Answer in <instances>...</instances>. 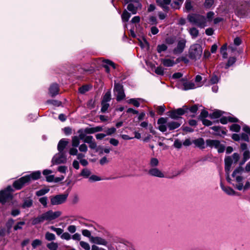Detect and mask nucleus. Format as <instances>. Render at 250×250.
<instances>
[{
	"label": "nucleus",
	"instance_id": "nucleus-1",
	"mask_svg": "<svg viewBox=\"0 0 250 250\" xmlns=\"http://www.w3.org/2000/svg\"><path fill=\"white\" fill-rule=\"evenodd\" d=\"M244 172L243 167H239L236 168L232 174V177L233 180L236 182V184H233L234 187L238 190H243V180L244 179L242 174Z\"/></svg>",
	"mask_w": 250,
	"mask_h": 250
},
{
	"label": "nucleus",
	"instance_id": "nucleus-2",
	"mask_svg": "<svg viewBox=\"0 0 250 250\" xmlns=\"http://www.w3.org/2000/svg\"><path fill=\"white\" fill-rule=\"evenodd\" d=\"M203 53L202 46L199 44H194L190 46L189 49V57L194 61L199 59Z\"/></svg>",
	"mask_w": 250,
	"mask_h": 250
},
{
	"label": "nucleus",
	"instance_id": "nucleus-3",
	"mask_svg": "<svg viewBox=\"0 0 250 250\" xmlns=\"http://www.w3.org/2000/svg\"><path fill=\"white\" fill-rule=\"evenodd\" d=\"M188 21L199 27L206 26L207 20L205 17L197 14H190L188 17Z\"/></svg>",
	"mask_w": 250,
	"mask_h": 250
},
{
	"label": "nucleus",
	"instance_id": "nucleus-4",
	"mask_svg": "<svg viewBox=\"0 0 250 250\" xmlns=\"http://www.w3.org/2000/svg\"><path fill=\"white\" fill-rule=\"evenodd\" d=\"M183 1V0H176L174 2L175 5H172V6L175 8H178ZM156 2L164 11H167L168 10V5L170 3L171 0H156Z\"/></svg>",
	"mask_w": 250,
	"mask_h": 250
},
{
	"label": "nucleus",
	"instance_id": "nucleus-5",
	"mask_svg": "<svg viewBox=\"0 0 250 250\" xmlns=\"http://www.w3.org/2000/svg\"><path fill=\"white\" fill-rule=\"evenodd\" d=\"M12 190L11 187L8 186L6 189L0 191V203L4 204L7 201L11 199V191Z\"/></svg>",
	"mask_w": 250,
	"mask_h": 250
},
{
	"label": "nucleus",
	"instance_id": "nucleus-6",
	"mask_svg": "<svg viewBox=\"0 0 250 250\" xmlns=\"http://www.w3.org/2000/svg\"><path fill=\"white\" fill-rule=\"evenodd\" d=\"M207 146L217 149L218 152L222 153L225 150V146L218 140L208 139L206 140Z\"/></svg>",
	"mask_w": 250,
	"mask_h": 250
},
{
	"label": "nucleus",
	"instance_id": "nucleus-7",
	"mask_svg": "<svg viewBox=\"0 0 250 250\" xmlns=\"http://www.w3.org/2000/svg\"><path fill=\"white\" fill-rule=\"evenodd\" d=\"M67 159L64 152H59L52 159V165H59L66 162Z\"/></svg>",
	"mask_w": 250,
	"mask_h": 250
},
{
	"label": "nucleus",
	"instance_id": "nucleus-8",
	"mask_svg": "<svg viewBox=\"0 0 250 250\" xmlns=\"http://www.w3.org/2000/svg\"><path fill=\"white\" fill-rule=\"evenodd\" d=\"M68 194H59L51 198L50 202L52 205H57L64 203L67 198Z\"/></svg>",
	"mask_w": 250,
	"mask_h": 250
},
{
	"label": "nucleus",
	"instance_id": "nucleus-9",
	"mask_svg": "<svg viewBox=\"0 0 250 250\" xmlns=\"http://www.w3.org/2000/svg\"><path fill=\"white\" fill-rule=\"evenodd\" d=\"M114 90L118 101H120L125 98V94L122 85L119 83L115 84Z\"/></svg>",
	"mask_w": 250,
	"mask_h": 250
},
{
	"label": "nucleus",
	"instance_id": "nucleus-10",
	"mask_svg": "<svg viewBox=\"0 0 250 250\" xmlns=\"http://www.w3.org/2000/svg\"><path fill=\"white\" fill-rule=\"evenodd\" d=\"M29 182V179L28 177L23 176L16 181L13 183V187L17 189H20L27 183Z\"/></svg>",
	"mask_w": 250,
	"mask_h": 250
},
{
	"label": "nucleus",
	"instance_id": "nucleus-11",
	"mask_svg": "<svg viewBox=\"0 0 250 250\" xmlns=\"http://www.w3.org/2000/svg\"><path fill=\"white\" fill-rule=\"evenodd\" d=\"M186 41L185 39H182L178 41L176 47L173 49V53L178 54L181 53L185 46Z\"/></svg>",
	"mask_w": 250,
	"mask_h": 250
},
{
	"label": "nucleus",
	"instance_id": "nucleus-12",
	"mask_svg": "<svg viewBox=\"0 0 250 250\" xmlns=\"http://www.w3.org/2000/svg\"><path fill=\"white\" fill-rule=\"evenodd\" d=\"M61 214V212L60 211L53 212L52 210H49L43 213L45 220L47 221L54 220L60 216Z\"/></svg>",
	"mask_w": 250,
	"mask_h": 250
},
{
	"label": "nucleus",
	"instance_id": "nucleus-13",
	"mask_svg": "<svg viewBox=\"0 0 250 250\" xmlns=\"http://www.w3.org/2000/svg\"><path fill=\"white\" fill-rule=\"evenodd\" d=\"M142 7L141 4L138 1H135L133 3H130L127 5V9L132 14L137 13L138 9Z\"/></svg>",
	"mask_w": 250,
	"mask_h": 250
},
{
	"label": "nucleus",
	"instance_id": "nucleus-14",
	"mask_svg": "<svg viewBox=\"0 0 250 250\" xmlns=\"http://www.w3.org/2000/svg\"><path fill=\"white\" fill-rule=\"evenodd\" d=\"M148 174L154 177H157L159 178H164L165 177L164 173L159 169L157 167H153L149 169L148 171Z\"/></svg>",
	"mask_w": 250,
	"mask_h": 250
},
{
	"label": "nucleus",
	"instance_id": "nucleus-15",
	"mask_svg": "<svg viewBox=\"0 0 250 250\" xmlns=\"http://www.w3.org/2000/svg\"><path fill=\"white\" fill-rule=\"evenodd\" d=\"M90 241L93 243L104 246H106L107 244V242L104 239L98 236L91 237L90 238Z\"/></svg>",
	"mask_w": 250,
	"mask_h": 250
},
{
	"label": "nucleus",
	"instance_id": "nucleus-16",
	"mask_svg": "<svg viewBox=\"0 0 250 250\" xmlns=\"http://www.w3.org/2000/svg\"><path fill=\"white\" fill-rule=\"evenodd\" d=\"M68 144V141L66 139H61L58 145V150L59 152H63V151Z\"/></svg>",
	"mask_w": 250,
	"mask_h": 250
},
{
	"label": "nucleus",
	"instance_id": "nucleus-17",
	"mask_svg": "<svg viewBox=\"0 0 250 250\" xmlns=\"http://www.w3.org/2000/svg\"><path fill=\"white\" fill-rule=\"evenodd\" d=\"M103 130L102 126H98L94 127H86L84 129L85 133L87 134H93L95 132H100Z\"/></svg>",
	"mask_w": 250,
	"mask_h": 250
},
{
	"label": "nucleus",
	"instance_id": "nucleus-18",
	"mask_svg": "<svg viewBox=\"0 0 250 250\" xmlns=\"http://www.w3.org/2000/svg\"><path fill=\"white\" fill-rule=\"evenodd\" d=\"M49 94L52 96H55L58 94L59 92V86L56 83L52 84L49 89Z\"/></svg>",
	"mask_w": 250,
	"mask_h": 250
},
{
	"label": "nucleus",
	"instance_id": "nucleus-19",
	"mask_svg": "<svg viewBox=\"0 0 250 250\" xmlns=\"http://www.w3.org/2000/svg\"><path fill=\"white\" fill-rule=\"evenodd\" d=\"M222 189L228 195H234L236 194V192L232 188L229 187H225L223 184L220 185Z\"/></svg>",
	"mask_w": 250,
	"mask_h": 250
},
{
	"label": "nucleus",
	"instance_id": "nucleus-20",
	"mask_svg": "<svg viewBox=\"0 0 250 250\" xmlns=\"http://www.w3.org/2000/svg\"><path fill=\"white\" fill-rule=\"evenodd\" d=\"M33 205V200L30 197L25 198L23 200L21 207L23 208H29Z\"/></svg>",
	"mask_w": 250,
	"mask_h": 250
},
{
	"label": "nucleus",
	"instance_id": "nucleus-21",
	"mask_svg": "<svg viewBox=\"0 0 250 250\" xmlns=\"http://www.w3.org/2000/svg\"><path fill=\"white\" fill-rule=\"evenodd\" d=\"M45 220L43 213L32 219V224L35 225L42 223Z\"/></svg>",
	"mask_w": 250,
	"mask_h": 250
},
{
	"label": "nucleus",
	"instance_id": "nucleus-22",
	"mask_svg": "<svg viewBox=\"0 0 250 250\" xmlns=\"http://www.w3.org/2000/svg\"><path fill=\"white\" fill-rule=\"evenodd\" d=\"M232 162H233L232 160V158L231 157L229 156L225 158V169L227 172H228V173L229 172Z\"/></svg>",
	"mask_w": 250,
	"mask_h": 250
},
{
	"label": "nucleus",
	"instance_id": "nucleus-23",
	"mask_svg": "<svg viewBox=\"0 0 250 250\" xmlns=\"http://www.w3.org/2000/svg\"><path fill=\"white\" fill-rule=\"evenodd\" d=\"M211 129L216 132L217 135H225L226 131L222 127L219 126H214L211 127Z\"/></svg>",
	"mask_w": 250,
	"mask_h": 250
},
{
	"label": "nucleus",
	"instance_id": "nucleus-24",
	"mask_svg": "<svg viewBox=\"0 0 250 250\" xmlns=\"http://www.w3.org/2000/svg\"><path fill=\"white\" fill-rule=\"evenodd\" d=\"M104 64V67L105 69V71L107 73H109L110 69L109 68V66H112L113 68H115V64L111 61H110L108 60H104L103 61Z\"/></svg>",
	"mask_w": 250,
	"mask_h": 250
},
{
	"label": "nucleus",
	"instance_id": "nucleus-25",
	"mask_svg": "<svg viewBox=\"0 0 250 250\" xmlns=\"http://www.w3.org/2000/svg\"><path fill=\"white\" fill-rule=\"evenodd\" d=\"M193 143L196 146L201 149H203L205 147L204 140L202 138H200L194 140Z\"/></svg>",
	"mask_w": 250,
	"mask_h": 250
},
{
	"label": "nucleus",
	"instance_id": "nucleus-26",
	"mask_svg": "<svg viewBox=\"0 0 250 250\" xmlns=\"http://www.w3.org/2000/svg\"><path fill=\"white\" fill-rule=\"evenodd\" d=\"M162 63L165 66L171 67L172 66L176 63L173 60L169 59H163L161 60Z\"/></svg>",
	"mask_w": 250,
	"mask_h": 250
},
{
	"label": "nucleus",
	"instance_id": "nucleus-27",
	"mask_svg": "<svg viewBox=\"0 0 250 250\" xmlns=\"http://www.w3.org/2000/svg\"><path fill=\"white\" fill-rule=\"evenodd\" d=\"M195 87L196 86L193 82H187L183 83V87L182 88V89L184 90H188L194 89Z\"/></svg>",
	"mask_w": 250,
	"mask_h": 250
},
{
	"label": "nucleus",
	"instance_id": "nucleus-28",
	"mask_svg": "<svg viewBox=\"0 0 250 250\" xmlns=\"http://www.w3.org/2000/svg\"><path fill=\"white\" fill-rule=\"evenodd\" d=\"M25 176L29 177V181L31 180H36L40 178L41 172L39 171H37Z\"/></svg>",
	"mask_w": 250,
	"mask_h": 250
},
{
	"label": "nucleus",
	"instance_id": "nucleus-29",
	"mask_svg": "<svg viewBox=\"0 0 250 250\" xmlns=\"http://www.w3.org/2000/svg\"><path fill=\"white\" fill-rule=\"evenodd\" d=\"M235 123L238 122V119L233 117H222L220 119V122L222 124H226L228 122Z\"/></svg>",
	"mask_w": 250,
	"mask_h": 250
},
{
	"label": "nucleus",
	"instance_id": "nucleus-30",
	"mask_svg": "<svg viewBox=\"0 0 250 250\" xmlns=\"http://www.w3.org/2000/svg\"><path fill=\"white\" fill-rule=\"evenodd\" d=\"M143 100L141 98L137 99H130L127 101L128 104H131L134 105L136 107H139L140 106V102H143Z\"/></svg>",
	"mask_w": 250,
	"mask_h": 250
},
{
	"label": "nucleus",
	"instance_id": "nucleus-31",
	"mask_svg": "<svg viewBox=\"0 0 250 250\" xmlns=\"http://www.w3.org/2000/svg\"><path fill=\"white\" fill-rule=\"evenodd\" d=\"M181 124L177 122H171L167 124V126L169 130H173L177 128L180 126Z\"/></svg>",
	"mask_w": 250,
	"mask_h": 250
},
{
	"label": "nucleus",
	"instance_id": "nucleus-32",
	"mask_svg": "<svg viewBox=\"0 0 250 250\" xmlns=\"http://www.w3.org/2000/svg\"><path fill=\"white\" fill-rule=\"evenodd\" d=\"M46 246L49 250H57L59 247L58 244L54 242L48 243Z\"/></svg>",
	"mask_w": 250,
	"mask_h": 250
},
{
	"label": "nucleus",
	"instance_id": "nucleus-33",
	"mask_svg": "<svg viewBox=\"0 0 250 250\" xmlns=\"http://www.w3.org/2000/svg\"><path fill=\"white\" fill-rule=\"evenodd\" d=\"M121 17L122 21L124 22H126L129 20L130 17V14L125 10L124 11Z\"/></svg>",
	"mask_w": 250,
	"mask_h": 250
},
{
	"label": "nucleus",
	"instance_id": "nucleus-34",
	"mask_svg": "<svg viewBox=\"0 0 250 250\" xmlns=\"http://www.w3.org/2000/svg\"><path fill=\"white\" fill-rule=\"evenodd\" d=\"M45 238L49 241H53L56 239V236L54 234L47 232L45 234Z\"/></svg>",
	"mask_w": 250,
	"mask_h": 250
},
{
	"label": "nucleus",
	"instance_id": "nucleus-35",
	"mask_svg": "<svg viewBox=\"0 0 250 250\" xmlns=\"http://www.w3.org/2000/svg\"><path fill=\"white\" fill-rule=\"evenodd\" d=\"M175 110L176 111L178 116L180 117V116L184 115L186 112L188 111V107L185 106L183 108H178Z\"/></svg>",
	"mask_w": 250,
	"mask_h": 250
},
{
	"label": "nucleus",
	"instance_id": "nucleus-36",
	"mask_svg": "<svg viewBox=\"0 0 250 250\" xmlns=\"http://www.w3.org/2000/svg\"><path fill=\"white\" fill-rule=\"evenodd\" d=\"M222 112L219 110L214 111L211 114L209 115V117L211 119H216L220 117L222 115Z\"/></svg>",
	"mask_w": 250,
	"mask_h": 250
},
{
	"label": "nucleus",
	"instance_id": "nucleus-37",
	"mask_svg": "<svg viewBox=\"0 0 250 250\" xmlns=\"http://www.w3.org/2000/svg\"><path fill=\"white\" fill-rule=\"evenodd\" d=\"M81 139L78 136H73L72 138V146L73 147H77L80 144V140Z\"/></svg>",
	"mask_w": 250,
	"mask_h": 250
},
{
	"label": "nucleus",
	"instance_id": "nucleus-38",
	"mask_svg": "<svg viewBox=\"0 0 250 250\" xmlns=\"http://www.w3.org/2000/svg\"><path fill=\"white\" fill-rule=\"evenodd\" d=\"M189 32L190 35L192 36V37L193 38H196L199 34L198 30L194 27H193V28H191V29H190Z\"/></svg>",
	"mask_w": 250,
	"mask_h": 250
},
{
	"label": "nucleus",
	"instance_id": "nucleus-39",
	"mask_svg": "<svg viewBox=\"0 0 250 250\" xmlns=\"http://www.w3.org/2000/svg\"><path fill=\"white\" fill-rule=\"evenodd\" d=\"M159 164V161L156 158H152L149 162V165L152 168L155 167Z\"/></svg>",
	"mask_w": 250,
	"mask_h": 250
},
{
	"label": "nucleus",
	"instance_id": "nucleus-40",
	"mask_svg": "<svg viewBox=\"0 0 250 250\" xmlns=\"http://www.w3.org/2000/svg\"><path fill=\"white\" fill-rule=\"evenodd\" d=\"M111 94L110 92H107L103 96L102 102L108 103L111 100Z\"/></svg>",
	"mask_w": 250,
	"mask_h": 250
},
{
	"label": "nucleus",
	"instance_id": "nucleus-41",
	"mask_svg": "<svg viewBox=\"0 0 250 250\" xmlns=\"http://www.w3.org/2000/svg\"><path fill=\"white\" fill-rule=\"evenodd\" d=\"M49 191V189L48 188H42L38 190L36 192V194L38 196H41L48 192Z\"/></svg>",
	"mask_w": 250,
	"mask_h": 250
},
{
	"label": "nucleus",
	"instance_id": "nucleus-42",
	"mask_svg": "<svg viewBox=\"0 0 250 250\" xmlns=\"http://www.w3.org/2000/svg\"><path fill=\"white\" fill-rule=\"evenodd\" d=\"M90 171L87 168L83 169L81 173V175L85 178H88L90 175Z\"/></svg>",
	"mask_w": 250,
	"mask_h": 250
},
{
	"label": "nucleus",
	"instance_id": "nucleus-43",
	"mask_svg": "<svg viewBox=\"0 0 250 250\" xmlns=\"http://www.w3.org/2000/svg\"><path fill=\"white\" fill-rule=\"evenodd\" d=\"M236 62V59L234 57H230L229 59L228 63H227L225 68L226 69L228 68L229 66L232 65L233 64L235 63Z\"/></svg>",
	"mask_w": 250,
	"mask_h": 250
},
{
	"label": "nucleus",
	"instance_id": "nucleus-44",
	"mask_svg": "<svg viewBox=\"0 0 250 250\" xmlns=\"http://www.w3.org/2000/svg\"><path fill=\"white\" fill-rule=\"evenodd\" d=\"M78 133L79 134V136H78V137L81 140H83L84 138L86 137V134H87V133H85L84 129H79L78 131Z\"/></svg>",
	"mask_w": 250,
	"mask_h": 250
},
{
	"label": "nucleus",
	"instance_id": "nucleus-45",
	"mask_svg": "<svg viewBox=\"0 0 250 250\" xmlns=\"http://www.w3.org/2000/svg\"><path fill=\"white\" fill-rule=\"evenodd\" d=\"M101 104H102V108H101V111L102 112L104 113L106 111V110L108 108V107L109 106V104H108V103H104V102H102Z\"/></svg>",
	"mask_w": 250,
	"mask_h": 250
},
{
	"label": "nucleus",
	"instance_id": "nucleus-46",
	"mask_svg": "<svg viewBox=\"0 0 250 250\" xmlns=\"http://www.w3.org/2000/svg\"><path fill=\"white\" fill-rule=\"evenodd\" d=\"M240 126L237 124H233L230 126V129L234 132H238L240 130Z\"/></svg>",
	"mask_w": 250,
	"mask_h": 250
},
{
	"label": "nucleus",
	"instance_id": "nucleus-47",
	"mask_svg": "<svg viewBox=\"0 0 250 250\" xmlns=\"http://www.w3.org/2000/svg\"><path fill=\"white\" fill-rule=\"evenodd\" d=\"M25 222L23 221L19 222L15 225V226L14 227V229L15 230L21 229L22 228V226H23Z\"/></svg>",
	"mask_w": 250,
	"mask_h": 250
},
{
	"label": "nucleus",
	"instance_id": "nucleus-48",
	"mask_svg": "<svg viewBox=\"0 0 250 250\" xmlns=\"http://www.w3.org/2000/svg\"><path fill=\"white\" fill-rule=\"evenodd\" d=\"M80 245L85 250H89L90 249V245L87 242L80 241Z\"/></svg>",
	"mask_w": 250,
	"mask_h": 250
},
{
	"label": "nucleus",
	"instance_id": "nucleus-49",
	"mask_svg": "<svg viewBox=\"0 0 250 250\" xmlns=\"http://www.w3.org/2000/svg\"><path fill=\"white\" fill-rule=\"evenodd\" d=\"M167 48V46L165 44H160L157 46V51L159 53H161L163 51H166Z\"/></svg>",
	"mask_w": 250,
	"mask_h": 250
},
{
	"label": "nucleus",
	"instance_id": "nucleus-50",
	"mask_svg": "<svg viewBox=\"0 0 250 250\" xmlns=\"http://www.w3.org/2000/svg\"><path fill=\"white\" fill-rule=\"evenodd\" d=\"M42 244V241L39 239H35L32 243V246L34 249L36 248L38 246Z\"/></svg>",
	"mask_w": 250,
	"mask_h": 250
},
{
	"label": "nucleus",
	"instance_id": "nucleus-51",
	"mask_svg": "<svg viewBox=\"0 0 250 250\" xmlns=\"http://www.w3.org/2000/svg\"><path fill=\"white\" fill-rule=\"evenodd\" d=\"M185 8L188 11H190L192 8V4L190 0H187L185 2Z\"/></svg>",
	"mask_w": 250,
	"mask_h": 250
},
{
	"label": "nucleus",
	"instance_id": "nucleus-52",
	"mask_svg": "<svg viewBox=\"0 0 250 250\" xmlns=\"http://www.w3.org/2000/svg\"><path fill=\"white\" fill-rule=\"evenodd\" d=\"M14 223V220L13 219L10 218V219H8V220L7 221V222L6 223V227L8 229H11Z\"/></svg>",
	"mask_w": 250,
	"mask_h": 250
},
{
	"label": "nucleus",
	"instance_id": "nucleus-53",
	"mask_svg": "<svg viewBox=\"0 0 250 250\" xmlns=\"http://www.w3.org/2000/svg\"><path fill=\"white\" fill-rule=\"evenodd\" d=\"M79 150L82 152H86L88 150L87 146L85 144L81 145L79 147Z\"/></svg>",
	"mask_w": 250,
	"mask_h": 250
},
{
	"label": "nucleus",
	"instance_id": "nucleus-54",
	"mask_svg": "<svg viewBox=\"0 0 250 250\" xmlns=\"http://www.w3.org/2000/svg\"><path fill=\"white\" fill-rule=\"evenodd\" d=\"M176 38L174 37H168L166 39V42L167 44H172L175 42Z\"/></svg>",
	"mask_w": 250,
	"mask_h": 250
},
{
	"label": "nucleus",
	"instance_id": "nucleus-55",
	"mask_svg": "<svg viewBox=\"0 0 250 250\" xmlns=\"http://www.w3.org/2000/svg\"><path fill=\"white\" fill-rule=\"evenodd\" d=\"M155 72L158 75H163L164 73V70L162 67L159 66L155 69Z\"/></svg>",
	"mask_w": 250,
	"mask_h": 250
},
{
	"label": "nucleus",
	"instance_id": "nucleus-56",
	"mask_svg": "<svg viewBox=\"0 0 250 250\" xmlns=\"http://www.w3.org/2000/svg\"><path fill=\"white\" fill-rule=\"evenodd\" d=\"M61 238L62 239L69 240L71 238V236L69 233L64 232L62 234V235L61 236Z\"/></svg>",
	"mask_w": 250,
	"mask_h": 250
},
{
	"label": "nucleus",
	"instance_id": "nucleus-57",
	"mask_svg": "<svg viewBox=\"0 0 250 250\" xmlns=\"http://www.w3.org/2000/svg\"><path fill=\"white\" fill-rule=\"evenodd\" d=\"M169 116L171 118L174 119H176L179 118L175 110L170 111Z\"/></svg>",
	"mask_w": 250,
	"mask_h": 250
},
{
	"label": "nucleus",
	"instance_id": "nucleus-58",
	"mask_svg": "<svg viewBox=\"0 0 250 250\" xmlns=\"http://www.w3.org/2000/svg\"><path fill=\"white\" fill-rule=\"evenodd\" d=\"M250 158V153L248 150H245L243 153L244 163Z\"/></svg>",
	"mask_w": 250,
	"mask_h": 250
},
{
	"label": "nucleus",
	"instance_id": "nucleus-59",
	"mask_svg": "<svg viewBox=\"0 0 250 250\" xmlns=\"http://www.w3.org/2000/svg\"><path fill=\"white\" fill-rule=\"evenodd\" d=\"M82 234L85 237H88L90 239L91 236V232L87 229H83L82 231Z\"/></svg>",
	"mask_w": 250,
	"mask_h": 250
},
{
	"label": "nucleus",
	"instance_id": "nucleus-60",
	"mask_svg": "<svg viewBox=\"0 0 250 250\" xmlns=\"http://www.w3.org/2000/svg\"><path fill=\"white\" fill-rule=\"evenodd\" d=\"M89 180L91 182H95L101 180V178L97 175H92L89 177Z\"/></svg>",
	"mask_w": 250,
	"mask_h": 250
},
{
	"label": "nucleus",
	"instance_id": "nucleus-61",
	"mask_svg": "<svg viewBox=\"0 0 250 250\" xmlns=\"http://www.w3.org/2000/svg\"><path fill=\"white\" fill-rule=\"evenodd\" d=\"M88 90L89 87L87 85H84L82 87H80L79 89V92L82 94H83L85 92L88 91Z\"/></svg>",
	"mask_w": 250,
	"mask_h": 250
},
{
	"label": "nucleus",
	"instance_id": "nucleus-62",
	"mask_svg": "<svg viewBox=\"0 0 250 250\" xmlns=\"http://www.w3.org/2000/svg\"><path fill=\"white\" fill-rule=\"evenodd\" d=\"M39 201L44 207H46L47 206V198L46 197L40 198Z\"/></svg>",
	"mask_w": 250,
	"mask_h": 250
},
{
	"label": "nucleus",
	"instance_id": "nucleus-63",
	"mask_svg": "<svg viewBox=\"0 0 250 250\" xmlns=\"http://www.w3.org/2000/svg\"><path fill=\"white\" fill-rule=\"evenodd\" d=\"M94 140L92 136H87L83 140L84 143H87L89 144L91 142L93 141Z\"/></svg>",
	"mask_w": 250,
	"mask_h": 250
},
{
	"label": "nucleus",
	"instance_id": "nucleus-64",
	"mask_svg": "<svg viewBox=\"0 0 250 250\" xmlns=\"http://www.w3.org/2000/svg\"><path fill=\"white\" fill-rule=\"evenodd\" d=\"M67 170V167L64 166H59L58 167V170L62 173H65Z\"/></svg>",
	"mask_w": 250,
	"mask_h": 250
}]
</instances>
